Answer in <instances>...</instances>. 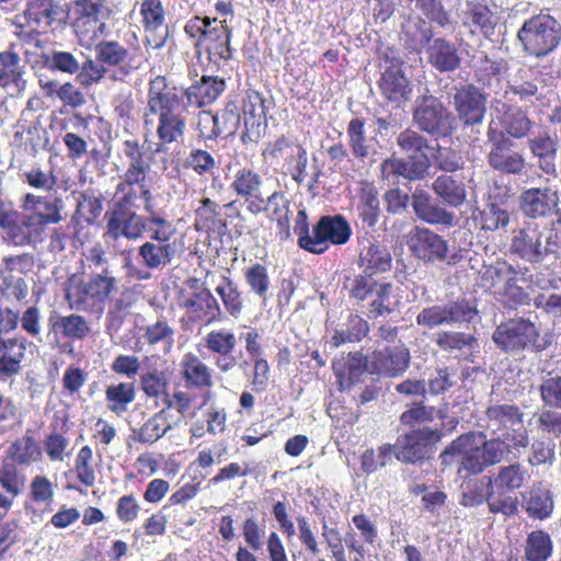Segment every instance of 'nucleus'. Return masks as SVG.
<instances>
[{"label":"nucleus","instance_id":"1","mask_svg":"<svg viewBox=\"0 0 561 561\" xmlns=\"http://www.w3.org/2000/svg\"><path fill=\"white\" fill-rule=\"evenodd\" d=\"M485 430L490 438L480 432L481 446H472L474 433H468L455 439L440 455L443 466L447 467L460 458V468L472 474L481 473L485 468L519 457L529 443L528 430L524 424V413L515 404H491L485 410Z\"/></svg>","mask_w":561,"mask_h":561},{"label":"nucleus","instance_id":"2","mask_svg":"<svg viewBox=\"0 0 561 561\" xmlns=\"http://www.w3.org/2000/svg\"><path fill=\"white\" fill-rule=\"evenodd\" d=\"M396 144L407 157L392 154L385 159L380 164L381 179L391 185L401 179L409 182L424 180L432 167L428 152L434 151V147L431 141L419 131L407 128L399 133Z\"/></svg>","mask_w":561,"mask_h":561},{"label":"nucleus","instance_id":"3","mask_svg":"<svg viewBox=\"0 0 561 561\" xmlns=\"http://www.w3.org/2000/svg\"><path fill=\"white\" fill-rule=\"evenodd\" d=\"M159 83L158 80L151 83L147 102L149 113L158 116L156 134L159 142L151 154L163 152L167 145L182 140L186 129L185 116L180 111L183 96L175 89L160 90Z\"/></svg>","mask_w":561,"mask_h":561},{"label":"nucleus","instance_id":"4","mask_svg":"<svg viewBox=\"0 0 561 561\" xmlns=\"http://www.w3.org/2000/svg\"><path fill=\"white\" fill-rule=\"evenodd\" d=\"M410 41L405 42L408 48L424 50L426 61L440 73L454 72L461 65V57L457 46L445 37H434L433 26L425 20H419L405 32Z\"/></svg>","mask_w":561,"mask_h":561},{"label":"nucleus","instance_id":"5","mask_svg":"<svg viewBox=\"0 0 561 561\" xmlns=\"http://www.w3.org/2000/svg\"><path fill=\"white\" fill-rule=\"evenodd\" d=\"M67 19V10L59 0H25L23 12L12 20L13 33L21 42L31 44L38 35L64 26Z\"/></svg>","mask_w":561,"mask_h":561},{"label":"nucleus","instance_id":"6","mask_svg":"<svg viewBox=\"0 0 561 561\" xmlns=\"http://www.w3.org/2000/svg\"><path fill=\"white\" fill-rule=\"evenodd\" d=\"M492 341L499 350L512 356L526 351L541 353L551 345L549 335L540 336L537 325L522 317L501 322L492 333Z\"/></svg>","mask_w":561,"mask_h":561},{"label":"nucleus","instance_id":"7","mask_svg":"<svg viewBox=\"0 0 561 561\" xmlns=\"http://www.w3.org/2000/svg\"><path fill=\"white\" fill-rule=\"evenodd\" d=\"M67 13L78 43L90 48L107 31L112 10L107 0H75Z\"/></svg>","mask_w":561,"mask_h":561},{"label":"nucleus","instance_id":"8","mask_svg":"<svg viewBox=\"0 0 561 561\" xmlns=\"http://www.w3.org/2000/svg\"><path fill=\"white\" fill-rule=\"evenodd\" d=\"M516 38L523 53L543 58L561 44V23L550 14L534 15L524 21Z\"/></svg>","mask_w":561,"mask_h":561},{"label":"nucleus","instance_id":"9","mask_svg":"<svg viewBox=\"0 0 561 561\" xmlns=\"http://www.w3.org/2000/svg\"><path fill=\"white\" fill-rule=\"evenodd\" d=\"M558 249V232L536 221L525 222L515 232L511 243L512 252L531 264L542 263L548 255L557 253Z\"/></svg>","mask_w":561,"mask_h":561},{"label":"nucleus","instance_id":"10","mask_svg":"<svg viewBox=\"0 0 561 561\" xmlns=\"http://www.w3.org/2000/svg\"><path fill=\"white\" fill-rule=\"evenodd\" d=\"M413 123L435 139L451 136L457 129V117L443 102L428 93L419 95L413 106Z\"/></svg>","mask_w":561,"mask_h":561},{"label":"nucleus","instance_id":"11","mask_svg":"<svg viewBox=\"0 0 561 561\" xmlns=\"http://www.w3.org/2000/svg\"><path fill=\"white\" fill-rule=\"evenodd\" d=\"M157 226L148 229V240L137 249V259L147 270L161 271L165 268L175 256L176 248L171 242L175 228L167 219L153 218Z\"/></svg>","mask_w":561,"mask_h":561},{"label":"nucleus","instance_id":"12","mask_svg":"<svg viewBox=\"0 0 561 561\" xmlns=\"http://www.w3.org/2000/svg\"><path fill=\"white\" fill-rule=\"evenodd\" d=\"M64 199L57 192L44 196L27 193L22 197L21 209L24 210L30 243L35 240L43 227L64 220Z\"/></svg>","mask_w":561,"mask_h":561},{"label":"nucleus","instance_id":"13","mask_svg":"<svg viewBox=\"0 0 561 561\" xmlns=\"http://www.w3.org/2000/svg\"><path fill=\"white\" fill-rule=\"evenodd\" d=\"M448 92V102L453 105L456 117L463 127L481 125L486 114L489 92L483 91L473 82L459 83Z\"/></svg>","mask_w":561,"mask_h":561},{"label":"nucleus","instance_id":"14","mask_svg":"<svg viewBox=\"0 0 561 561\" xmlns=\"http://www.w3.org/2000/svg\"><path fill=\"white\" fill-rule=\"evenodd\" d=\"M118 280L110 268L94 271L87 282L79 285L76 305L79 310L103 312L105 305L118 290Z\"/></svg>","mask_w":561,"mask_h":561},{"label":"nucleus","instance_id":"15","mask_svg":"<svg viewBox=\"0 0 561 561\" xmlns=\"http://www.w3.org/2000/svg\"><path fill=\"white\" fill-rule=\"evenodd\" d=\"M477 314L474 307L467 300L451 301L423 308L416 316V324L426 329L449 327L470 322Z\"/></svg>","mask_w":561,"mask_h":561},{"label":"nucleus","instance_id":"16","mask_svg":"<svg viewBox=\"0 0 561 561\" xmlns=\"http://www.w3.org/2000/svg\"><path fill=\"white\" fill-rule=\"evenodd\" d=\"M440 439L438 430L427 426L400 435L394 443L397 459L403 463H417L428 458L433 445Z\"/></svg>","mask_w":561,"mask_h":561},{"label":"nucleus","instance_id":"17","mask_svg":"<svg viewBox=\"0 0 561 561\" xmlns=\"http://www.w3.org/2000/svg\"><path fill=\"white\" fill-rule=\"evenodd\" d=\"M408 244L414 256L425 263L456 264L457 262L456 254L448 255V241L427 228L414 227L410 232Z\"/></svg>","mask_w":561,"mask_h":561},{"label":"nucleus","instance_id":"18","mask_svg":"<svg viewBox=\"0 0 561 561\" xmlns=\"http://www.w3.org/2000/svg\"><path fill=\"white\" fill-rule=\"evenodd\" d=\"M352 234L348 221L342 215H323L312 227V242L309 252L324 253L330 245L345 244Z\"/></svg>","mask_w":561,"mask_h":561},{"label":"nucleus","instance_id":"19","mask_svg":"<svg viewBox=\"0 0 561 561\" xmlns=\"http://www.w3.org/2000/svg\"><path fill=\"white\" fill-rule=\"evenodd\" d=\"M96 58L107 69L115 68L114 80H124L140 67L139 60L123 44L114 39H101L94 44Z\"/></svg>","mask_w":561,"mask_h":561},{"label":"nucleus","instance_id":"20","mask_svg":"<svg viewBox=\"0 0 561 561\" xmlns=\"http://www.w3.org/2000/svg\"><path fill=\"white\" fill-rule=\"evenodd\" d=\"M107 224L105 237L118 240L124 237L128 240H137L150 228V222L131 208L115 206L112 211L106 213Z\"/></svg>","mask_w":561,"mask_h":561},{"label":"nucleus","instance_id":"21","mask_svg":"<svg viewBox=\"0 0 561 561\" xmlns=\"http://www.w3.org/2000/svg\"><path fill=\"white\" fill-rule=\"evenodd\" d=\"M507 70L508 62L505 59L492 58L483 51L476 57L472 65L476 84L483 91L495 94L502 91Z\"/></svg>","mask_w":561,"mask_h":561},{"label":"nucleus","instance_id":"22","mask_svg":"<svg viewBox=\"0 0 561 561\" xmlns=\"http://www.w3.org/2000/svg\"><path fill=\"white\" fill-rule=\"evenodd\" d=\"M371 375L387 378L402 376L410 367L411 354L404 344L386 346L373 353Z\"/></svg>","mask_w":561,"mask_h":561},{"label":"nucleus","instance_id":"23","mask_svg":"<svg viewBox=\"0 0 561 561\" xmlns=\"http://www.w3.org/2000/svg\"><path fill=\"white\" fill-rule=\"evenodd\" d=\"M244 129L241 135L243 142L257 141L267 127L265 101L261 93L249 91L242 102Z\"/></svg>","mask_w":561,"mask_h":561},{"label":"nucleus","instance_id":"24","mask_svg":"<svg viewBox=\"0 0 561 561\" xmlns=\"http://www.w3.org/2000/svg\"><path fill=\"white\" fill-rule=\"evenodd\" d=\"M559 202L557 191L550 187L523 190L518 197L519 210L530 219L547 218L553 214Z\"/></svg>","mask_w":561,"mask_h":561},{"label":"nucleus","instance_id":"25","mask_svg":"<svg viewBox=\"0 0 561 561\" xmlns=\"http://www.w3.org/2000/svg\"><path fill=\"white\" fill-rule=\"evenodd\" d=\"M24 210L15 208L11 201L0 197V229L2 239L13 245L30 244V233L26 229Z\"/></svg>","mask_w":561,"mask_h":561},{"label":"nucleus","instance_id":"26","mask_svg":"<svg viewBox=\"0 0 561 561\" xmlns=\"http://www.w3.org/2000/svg\"><path fill=\"white\" fill-rule=\"evenodd\" d=\"M513 211L503 197L490 194L488 203L482 209L476 208L472 218L484 231H506Z\"/></svg>","mask_w":561,"mask_h":561},{"label":"nucleus","instance_id":"27","mask_svg":"<svg viewBox=\"0 0 561 561\" xmlns=\"http://www.w3.org/2000/svg\"><path fill=\"white\" fill-rule=\"evenodd\" d=\"M225 89L226 82L222 78L202 76L199 80L178 94L183 96V110L186 106L199 108L215 102Z\"/></svg>","mask_w":561,"mask_h":561},{"label":"nucleus","instance_id":"28","mask_svg":"<svg viewBox=\"0 0 561 561\" xmlns=\"http://www.w3.org/2000/svg\"><path fill=\"white\" fill-rule=\"evenodd\" d=\"M122 150L128 159V168L124 174L125 183L136 185L145 182L146 174L154 156L151 154L153 149L151 147L145 148L136 139H126L123 141Z\"/></svg>","mask_w":561,"mask_h":561},{"label":"nucleus","instance_id":"29","mask_svg":"<svg viewBox=\"0 0 561 561\" xmlns=\"http://www.w3.org/2000/svg\"><path fill=\"white\" fill-rule=\"evenodd\" d=\"M522 507L529 518L547 520L554 511V493L543 482H536L522 493Z\"/></svg>","mask_w":561,"mask_h":561},{"label":"nucleus","instance_id":"30","mask_svg":"<svg viewBox=\"0 0 561 561\" xmlns=\"http://www.w3.org/2000/svg\"><path fill=\"white\" fill-rule=\"evenodd\" d=\"M378 87L381 95L398 106L407 103L413 91V85L405 77L401 66L393 62L381 73Z\"/></svg>","mask_w":561,"mask_h":561},{"label":"nucleus","instance_id":"31","mask_svg":"<svg viewBox=\"0 0 561 561\" xmlns=\"http://www.w3.org/2000/svg\"><path fill=\"white\" fill-rule=\"evenodd\" d=\"M15 47L10 43L7 50L0 51V88L21 92L26 88L25 66Z\"/></svg>","mask_w":561,"mask_h":561},{"label":"nucleus","instance_id":"32","mask_svg":"<svg viewBox=\"0 0 561 561\" xmlns=\"http://www.w3.org/2000/svg\"><path fill=\"white\" fill-rule=\"evenodd\" d=\"M558 148V137L552 136L548 130L540 131L528 139L530 153L538 160L539 169L547 175L557 176Z\"/></svg>","mask_w":561,"mask_h":561},{"label":"nucleus","instance_id":"33","mask_svg":"<svg viewBox=\"0 0 561 561\" xmlns=\"http://www.w3.org/2000/svg\"><path fill=\"white\" fill-rule=\"evenodd\" d=\"M49 332L47 337L54 336L57 341L58 335L72 341H82L90 333V327L84 317L76 313L62 316L53 311L48 318Z\"/></svg>","mask_w":561,"mask_h":561},{"label":"nucleus","instance_id":"34","mask_svg":"<svg viewBox=\"0 0 561 561\" xmlns=\"http://www.w3.org/2000/svg\"><path fill=\"white\" fill-rule=\"evenodd\" d=\"M526 449H523V454ZM522 456V455H519ZM520 457L512 460H506L507 465L500 466L496 473L486 477V486L496 488L506 492L514 493L522 489L529 479L528 470L517 460Z\"/></svg>","mask_w":561,"mask_h":561},{"label":"nucleus","instance_id":"35","mask_svg":"<svg viewBox=\"0 0 561 561\" xmlns=\"http://www.w3.org/2000/svg\"><path fill=\"white\" fill-rule=\"evenodd\" d=\"M181 305L187 309L192 319L207 320L208 323L221 319L219 302L209 289L184 295Z\"/></svg>","mask_w":561,"mask_h":561},{"label":"nucleus","instance_id":"36","mask_svg":"<svg viewBox=\"0 0 561 561\" xmlns=\"http://www.w3.org/2000/svg\"><path fill=\"white\" fill-rule=\"evenodd\" d=\"M471 33H479L492 43L499 42L501 30L499 18L484 4H473L468 11Z\"/></svg>","mask_w":561,"mask_h":561},{"label":"nucleus","instance_id":"37","mask_svg":"<svg viewBox=\"0 0 561 561\" xmlns=\"http://www.w3.org/2000/svg\"><path fill=\"white\" fill-rule=\"evenodd\" d=\"M512 140L499 147L490 148L486 160L489 165L499 172L517 175L525 169V158L512 150Z\"/></svg>","mask_w":561,"mask_h":561},{"label":"nucleus","instance_id":"38","mask_svg":"<svg viewBox=\"0 0 561 561\" xmlns=\"http://www.w3.org/2000/svg\"><path fill=\"white\" fill-rule=\"evenodd\" d=\"M436 345L455 358L469 356L477 346V339L469 333L440 331L435 337Z\"/></svg>","mask_w":561,"mask_h":561},{"label":"nucleus","instance_id":"39","mask_svg":"<svg viewBox=\"0 0 561 561\" xmlns=\"http://www.w3.org/2000/svg\"><path fill=\"white\" fill-rule=\"evenodd\" d=\"M358 263L363 271L376 275L390 271L392 256L385 244L369 243L360 251Z\"/></svg>","mask_w":561,"mask_h":561},{"label":"nucleus","instance_id":"40","mask_svg":"<svg viewBox=\"0 0 561 561\" xmlns=\"http://www.w3.org/2000/svg\"><path fill=\"white\" fill-rule=\"evenodd\" d=\"M497 103L505 108L501 116L500 125L505 129L508 138L522 139L528 136L534 125L528 114L520 107L506 105L501 101H497Z\"/></svg>","mask_w":561,"mask_h":561},{"label":"nucleus","instance_id":"41","mask_svg":"<svg viewBox=\"0 0 561 561\" xmlns=\"http://www.w3.org/2000/svg\"><path fill=\"white\" fill-rule=\"evenodd\" d=\"M27 474L25 468L12 461H2L0 466V491L15 501L25 491Z\"/></svg>","mask_w":561,"mask_h":561},{"label":"nucleus","instance_id":"42","mask_svg":"<svg viewBox=\"0 0 561 561\" xmlns=\"http://www.w3.org/2000/svg\"><path fill=\"white\" fill-rule=\"evenodd\" d=\"M553 553V541L548 531L535 529L527 534L524 543L525 561H548Z\"/></svg>","mask_w":561,"mask_h":561},{"label":"nucleus","instance_id":"43","mask_svg":"<svg viewBox=\"0 0 561 561\" xmlns=\"http://www.w3.org/2000/svg\"><path fill=\"white\" fill-rule=\"evenodd\" d=\"M176 424L178 422L174 423V425ZM172 428L173 423L170 421V413H168L165 409H162L144 423L135 440L141 444L152 445Z\"/></svg>","mask_w":561,"mask_h":561},{"label":"nucleus","instance_id":"44","mask_svg":"<svg viewBox=\"0 0 561 561\" xmlns=\"http://www.w3.org/2000/svg\"><path fill=\"white\" fill-rule=\"evenodd\" d=\"M45 65L53 71L77 76L80 60L83 59V51L77 48L72 50L53 49L43 55Z\"/></svg>","mask_w":561,"mask_h":561},{"label":"nucleus","instance_id":"45","mask_svg":"<svg viewBox=\"0 0 561 561\" xmlns=\"http://www.w3.org/2000/svg\"><path fill=\"white\" fill-rule=\"evenodd\" d=\"M432 187L451 207H459L466 202L467 191L465 184L451 175L442 174L437 176Z\"/></svg>","mask_w":561,"mask_h":561},{"label":"nucleus","instance_id":"46","mask_svg":"<svg viewBox=\"0 0 561 561\" xmlns=\"http://www.w3.org/2000/svg\"><path fill=\"white\" fill-rule=\"evenodd\" d=\"M369 332V325L358 314L350 313L346 321L336 329L331 337L335 347L344 343H356L362 341Z\"/></svg>","mask_w":561,"mask_h":561},{"label":"nucleus","instance_id":"47","mask_svg":"<svg viewBox=\"0 0 561 561\" xmlns=\"http://www.w3.org/2000/svg\"><path fill=\"white\" fill-rule=\"evenodd\" d=\"M41 456L37 442L31 436H23L15 439L7 450L3 461H12L22 468H27Z\"/></svg>","mask_w":561,"mask_h":561},{"label":"nucleus","instance_id":"48","mask_svg":"<svg viewBox=\"0 0 561 561\" xmlns=\"http://www.w3.org/2000/svg\"><path fill=\"white\" fill-rule=\"evenodd\" d=\"M263 185L262 176L248 168L239 169L230 184V188L241 198L249 201L250 197H259Z\"/></svg>","mask_w":561,"mask_h":561},{"label":"nucleus","instance_id":"49","mask_svg":"<svg viewBox=\"0 0 561 561\" xmlns=\"http://www.w3.org/2000/svg\"><path fill=\"white\" fill-rule=\"evenodd\" d=\"M183 378L191 386L206 388L213 385L210 370L197 356L186 354L182 360Z\"/></svg>","mask_w":561,"mask_h":561},{"label":"nucleus","instance_id":"50","mask_svg":"<svg viewBox=\"0 0 561 561\" xmlns=\"http://www.w3.org/2000/svg\"><path fill=\"white\" fill-rule=\"evenodd\" d=\"M107 409L116 415H122L128 409V404L136 398L134 383L119 382L111 385L105 390Z\"/></svg>","mask_w":561,"mask_h":561},{"label":"nucleus","instance_id":"51","mask_svg":"<svg viewBox=\"0 0 561 561\" xmlns=\"http://www.w3.org/2000/svg\"><path fill=\"white\" fill-rule=\"evenodd\" d=\"M488 488L486 504L489 512L492 514H501L504 517H512L518 513V497L514 493L497 490L496 488Z\"/></svg>","mask_w":561,"mask_h":561},{"label":"nucleus","instance_id":"52","mask_svg":"<svg viewBox=\"0 0 561 561\" xmlns=\"http://www.w3.org/2000/svg\"><path fill=\"white\" fill-rule=\"evenodd\" d=\"M424 400L425 399L414 401L409 409L401 413V425L415 430V426L433 422L436 415L440 419L443 417L440 410H437L433 405L425 404Z\"/></svg>","mask_w":561,"mask_h":561},{"label":"nucleus","instance_id":"53","mask_svg":"<svg viewBox=\"0 0 561 561\" xmlns=\"http://www.w3.org/2000/svg\"><path fill=\"white\" fill-rule=\"evenodd\" d=\"M103 210V196L94 190H84L77 198L76 214L87 224H94Z\"/></svg>","mask_w":561,"mask_h":561},{"label":"nucleus","instance_id":"54","mask_svg":"<svg viewBox=\"0 0 561 561\" xmlns=\"http://www.w3.org/2000/svg\"><path fill=\"white\" fill-rule=\"evenodd\" d=\"M392 291L393 285L389 282H381L377 286L374 296L369 298V314L371 317H387L394 311L396 301Z\"/></svg>","mask_w":561,"mask_h":561},{"label":"nucleus","instance_id":"55","mask_svg":"<svg viewBox=\"0 0 561 561\" xmlns=\"http://www.w3.org/2000/svg\"><path fill=\"white\" fill-rule=\"evenodd\" d=\"M380 283L381 282L377 280L373 274L363 271L353 278L347 277L344 287L348 289L351 298L364 301L374 296V291Z\"/></svg>","mask_w":561,"mask_h":561},{"label":"nucleus","instance_id":"56","mask_svg":"<svg viewBox=\"0 0 561 561\" xmlns=\"http://www.w3.org/2000/svg\"><path fill=\"white\" fill-rule=\"evenodd\" d=\"M80 66L81 67H79L76 80L80 85L84 88L100 83L107 72V69L103 66L99 58H96V56L91 58L84 53L83 59L80 60Z\"/></svg>","mask_w":561,"mask_h":561},{"label":"nucleus","instance_id":"57","mask_svg":"<svg viewBox=\"0 0 561 561\" xmlns=\"http://www.w3.org/2000/svg\"><path fill=\"white\" fill-rule=\"evenodd\" d=\"M348 146L357 159H365L370 153V146L365 131V122L362 118H353L346 128Z\"/></svg>","mask_w":561,"mask_h":561},{"label":"nucleus","instance_id":"58","mask_svg":"<svg viewBox=\"0 0 561 561\" xmlns=\"http://www.w3.org/2000/svg\"><path fill=\"white\" fill-rule=\"evenodd\" d=\"M227 312L237 318L243 309V301L238 285L229 277L224 276L221 283L216 287Z\"/></svg>","mask_w":561,"mask_h":561},{"label":"nucleus","instance_id":"59","mask_svg":"<svg viewBox=\"0 0 561 561\" xmlns=\"http://www.w3.org/2000/svg\"><path fill=\"white\" fill-rule=\"evenodd\" d=\"M529 71L519 67L516 73L507 79V90L504 96L511 92L520 101H528L538 93V85L535 81L528 80Z\"/></svg>","mask_w":561,"mask_h":561},{"label":"nucleus","instance_id":"60","mask_svg":"<svg viewBox=\"0 0 561 561\" xmlns=\"http://www.w3.org/2000/svg\"><path fill=\"white\" fill-rule=\"evenodd\" d=\"M217 124V134L222 138L233 136L241 123V114L236 102H228L221 112L214 114Z\"/></svg>","mask_w":561,"mask_h":561},{"label":"nucleus","instance_id":"61","mask_svg":"<svg viewBox=\"0 0 561 561\" xmlns=\"http://www.w3.org/2000/svg\"><path fill=\"white\" fill-rule=\"evenodd\" d=\"M486 482L481 479H470L460 485L459 504L465 507H477L486 502Z\"/></svg>","mask_w":561,"mask_h":561},{"label":"nucleus","instance_id":"62","mask_svg":"<svg viewBox=\"0 0 561 561\" xmlns=\"http://www.w3.org/2000/svg\"><path fill=\"white\" fill-rule=\"evenodd\" d=\"M529 454L527 462L530 467L547 466L551 467L556 461L554 448L556 445L552 442L545 439H536L528 443Z\"/></svg>","mask_w":561,"mask_h":561},{"label":"nucleus","instance_id":"63","mask_svg":"<svg viewBox=\"0 0 561 561\" xmlns=\"http://www.w3.org/2000/svg\"><path fill=\"white\" fill-rule=\"evenodd\" d=\"M539 393L545 407L561 410V374L548 373L542 377Z\"/></svg>","mask_w":561,"mask_h":561},{"label":"nucleus","instance_id":"64","mask_svg":"<svg viewBox=\"0 0 561 561\" xmlns=\"http://www.w3.org/2000/svg\"><path fill=\"white\" fill-rule=\"evenodd\" d=\"M244 278L251 290L265 304L271 285L267 268L260 263H255L245 270Z\"/></svg>","mask_w":561,"mask_h":561}]
</instances>
